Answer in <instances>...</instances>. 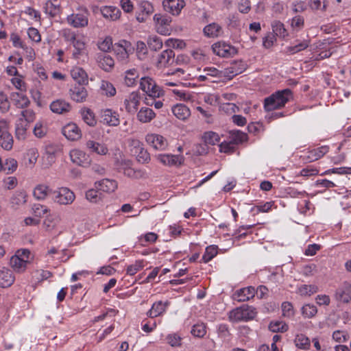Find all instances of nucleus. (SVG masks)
Listing matches in <instances>:
<instances>
[{"label":"nucleus","mask_w":351,"mask_h":351,"mask_svg":"<svg viewBox=\"0 0 351 351\" xmlns=\"http://www.w3.org/2000/svg\"><path fill=\"white\" fill-rule=\"evenodd\" d=\"M31 252L27 249H21L16 252L10 258V265L17 273H23L25 271L27 264L30 262Z\"/></svg>","instance_id":"2"},{"label":"nucleus","mask_w":351,"mask_h":351,"mask_svg":"<svg viewBox=\"0 0 351 351\" xmlns=\"http://www.w3.org/2000/svg\"><path fill=\"white\" fill-rule=\"evenodd\" d=\"M24 93L15 92L11 94L10 97L13 104L19 108H25L30 104V100Z\"/></svg>","instance_id":"31"},{"label":"nucleus","mask_w":351,"mask_h":351,"mask_svg":"<svg viewBox=\"0 0 351 351\" xmlns=\"http://www.w3.org/2000/svg\"><path fill=\"white\" fill-rule=\"evenodd\" d=\"M153 19L158 33L165 36L170 34V24L171 23L170 16L162 14H155Z\"/></svg>","instance_id":"8"},{"label":"nucleus","mask_w":351,"mask_h":351,"mask_svg":"<svg viewBox=\"0 0 351 351\" xmlns=\"http://www.w3.org/2000/svg\"><path fill=\"white\" fill-rule=\"evenodd\" d=\"M13 137L10 132L9 123L5 119H0V146L5 150L12 149Z\"/></svg>","instance_id":"7"},{"label":"nucleus","mask_w":351,"mask_h":351,"mask_svg":"<svg viewBox=\"0 0 351 351\" xmlns=\"http://www.w3.org/2000/svg\"><path fill=\"white\" fill-rule=\"evenodd\" d=\"M318 291V287L314 285H302L298 289V293L301 296H310Z\"/></svg>","instance_id":"48"},{"label":"nucleus","mask_w":351,"mask_h":351,"mask_svg":"<svg viewBox=\"0 0 351 351\" xmlns=\"http://www.w3.org/2000/svg\"><path fill=\"white\" fill-rule=\"evenodd\" d=\"M255 295V289L247 287L237 290L234 294V299L239 302H245L253 298Z\"/></svg>","instance_id":"30"},{"label":"nucleus","mask_w":351,"mask_h":351,"mask_svg":"<svg viewBox=\"0 0 351 351\" xmlns=\"http://www.w3.org/2000/svg\"><path fill=\"white\" fill-rule=\"evenodd\" d=\"M101 121L109 126H117L120 123L119 115L116 111L106 108L101 111Z\"/></svg>","instance_id":"15"},{"label":"nucleus","mask_w":351,"mask_h":351,"mask_svg":"<svg viewBox=\"0 0 351 351\" xmlns=\"http://www.w3.org/2000/svg\"><path fill=\"white\" fill-rule=\"evenodd\" d=\"M71 161L78 166H86L90 163L89 156L85 152L79 149H73L69 152Z\"/></svg>","instance_id":"16"},{"label":"nucleus","mask_w":351,"mask_h":351,"mask_svg":"<svg viewBox=\"0 0 351 351\" xmlns=\"http://www.w3.org/2000/svg\"><path fill=\"white\" fill-rule=\"evenodd\" d=\"M95 188L108 194L114 193L118 188V182L114 179L104 178L95 182Z\"/></svg>","instance_id":"14"},{"label":"nucleus","mask_w":351,"mask_h":351,"mask_svg":"<svg viewBox=\"0 0 351 351\" xmlns=\"http://www.w3.org/2000/svg\"><path fill=\"white\" fill-rule=\"evenodd\" d=\"M335 298L337 300L348 303L351 301V282H344L336 291Z\"/></svg>","instance_id":"18"},{"label":"nucleus","mask_w":351,"mask_h":351,"mask_svg":"<svg viewBox=\"0 0 351 351\" xmlns=\"http://www.w3.org/2000/svg\"><path fill=\"white\" fill-rule=\"evenodd\" d=\"M217 254V247L216 245L208 246L202 257L204 263H206L211 261Z\"/></svg>","instance_id":"54"},{"label":"nucleus","mask_w":351,"mask_h":351,"mask_svg":"<svg viewBox=\"0 0 351 351\" xmlns=\"http://www.w3.org/2000/svg\"><path fill=\"white\" fill-rule=\"evenodd\" d=\"M136 53L138 60H144L147 56L148 50L145 43L143 41H138L136 45Z\"/></svg>","instance_id":"55"},{"label":"nucleus","mask_w":351,"mask_h":351,"mask_svg":"<svg viewBox=\"0 0 351 351\" xmlns=\"http://www.w3.org/2000/svg\"><path fill=\"white\" fill-rule=\"evenodd\" d=\"M136 117L141 123H147L156 117V113L148 107H142L137 112Z\"/></svg>","instance_id":"36"},{"label":"nucleus","mask_w":351,"mask_h":351,"mask_svg":"<svg viewBox=\"0 0 351 351\" xmlns=\"http://www.w3.org/2000/svg\"><path fill=\"white\" fill-rule=\"evenodd\" d=\"M71 75L72 78L79 84H85L88 82V75L81 67H73L71 70Z\"/></svg>","instance_id":"41"},{"label":"nucleus","mask_w":351,"mask_h":351,"mask_svg":"<svg viewBox=\"0 0 351 351\" xmlns=\"http://www.w3.org/2000/svg\"><path fill=\"white\" fill-rule=\"evenodd\" d=\"M212 49L215 54L223 58H229L237 53V49L233 46L222 41L214 43Z\"/></svg>","instance_id":"10"},{"label":"nucleus","mask_w":351,"mask_h":351,"mask_svg":"<svg viewBox=\"0 0 351 351\" xmlns=\"http://www.w3.org/2000/svg\"><path fill=\"white\" fill-rule=\"evenodd\" d=\"M273 206V202H267L265 203H259L254 206L251 208V213L253 215L258 214L259 213H267L269 212Z\"/></svg>","instance_id":"50"},{"label":"nucleus","mask_w":351,"mask_h":351,"mask_svg":"<svg viewBox=\"0 0 351 351\" xmlns=\"http://www.w3.org/2000/svg\"><path fill=\"white\" fill-rule=\"evenodd\" d=\"M50 110L56 114H64L71 110V104L66 101L59 99L52 101L50 104Z\"/></svg>","instance_id":"28"},{"label":"nucleus","mask_w":351,"mask_h":351,"mask_svg":"<svg viewBox=\"0 0 351 351\" xmlns=\"http://www.w3.org/2000/svg\"><path fill=\"white\" fill-rule=\"evenodd\" d=\"M191 334L197 337L202 338L206 333V328L204 324H196L193 325L191 331Z\"/></svg>","instance_id":"64"},{"label":"nucleus","mask_w":351,"mask_h":351,"mask_svg":"<svg viewBox=\"0 0 351 351\" xmlns=\"http://www.w3.org/2000/svg\"><path fill=\"white\" fill-rule=\"evenodd\" d=\"M114 50L117 58L121 61L126 60L130 54L134 51V47L131 43L125 40H122L118 43H115Z\"/></svg>","instance_id":"9"},{"label":"nucleus","mask_w":351,"mask_h":351,"mask_svg":"<svg viewBox=\"0 0 351 351\" xmlns=\"http://www.w3.org/2000/svg\"><path fill=\"white\" fill-rule=\"evenodd\" d=\"M145 267L143 260H137L134 263L128 265L126 269L127 274L133 276Z\"/></svg>","instance_id":"56"},{"label":"nucleus","mask_w":351,"mask_h":351,"mask_svg":"<svg viewBox=\"0 0 351 351\" xmlns=\"http://www.w3.org/2000/svg\"><path fill=\"white\" fill-rule=\"evenodd\" d=\"M18 167L17 161L12 158H7L4 164H3L2 171H5L7 173L14 172Z\"/></svg>","instance_id":"63"},{"label":"nucleus","mask_w":351,"mask_h":351,"mask_svg":"<svg viewBox=\"0 0 351 351\" xmlns=\"http://www.w3.org/2000/svg\"><path fill=\"white\" fill-rule=\"evenodd\" d=\"M234 145H238L245 141L247 139V135L245 133L242 132L239 130L232 131L229 137Z\"/></svg>","instance_id":"60"},{"label":"nucleus","mask_w":351,"mask_h":351,"mask_svg":"<svg viewBox=\"0 0 351 351\" xmlns=\"http://www.w3.org/2000/svg\"><path fill=\"white\" fill-rule=\"evenodd\" d=\"M88 16L87 8H80L77 13L68 15L66 20L67 23L74 28H84L88 25Z\"/></svg>","instance_id":"6"},{"label":"nucleus","mask_w":351,"mask_h":351,"mask_svg":"<svg viewBox=\"0 0 351 351\" xmlns=\"http://www.w3.org/2000/svg\"><path fill=\"white\" fill-rule=\"evenodd\" d=\"M139 88L150 98L156 99L164 95L162 89L149 77L141 78Z\"/></svg>","instance_id":"3"},{"label":"nucleus","mask_w":351,"mask_h":351,"mask_svg":"<svg viewBox=\"0 0 351 351\" xmlns=\"http://www.w3.org/2000/svg\"><path fill=\"white\" fill-rule=\"evenodd\" d=\"M73 58L75 60H80L82 58L87 56L88 50L84 38L81 41L75 42V45H73Z\"/></svg>","instance_id":"35"},{"label":"nucleus","mask_w":351,"mask_h":351,"mask_svg":"<svg viewBox=\"0 0 351 351\" xmlns=\"http://www.w3.org/2000/svg\"><path fill=\"white\" fill-rule=\"evenodd\" d=\"M100 12L104 18L110 21H116L121 16L119 9L114 6H102Z\"/></svg>","instance_id":"33"},{"label":"nucleus","mask_w":351,"mask_h":351,"mask_svg":"<svg viewBox=\"0 0 351 351\" xmlns=\"http://www.w3.org/2000/svg\"><path fill=\"white\" fill-rule=\"evenodd\" d=\"M15 280L13 272L8 268L0 269V287L6 288L10 287Z\"/></svg>","instance_id":"29"},{"label":"nucleus","mask_w":351,"mask_h":351,"mask_svg":"<svg viewBox=\"0 0 351 351\" xmlns=\"http://www.w3.org/2000/svg\"><path fill=\"white\" fill-rule=\"evenodd\" d=\"M298 209L300 213L306 215L313 210V206L309 200L303 199L298 202Z\"/></svg>","instance_id":"61"},{"label":"nucleus","mask_w":351,"mask_h":351,"mask_svg":"<svg viewBox=\"0 0 351 351\" xmlns=\"http://www.w3.org/2000/svg\"><path fill=\"white\" fill-rule=\"evenodd\" d=\"M173 95L176 97V99L180 101H189L192 100L191 94L184 89L175 88L172 90Z\"/></svg>","instance_id":"58"},{"label":"nucleus","mask_w":351,"mask_h":351,"mask_svg":"<svg viewBox=\"0 0 351 351\" xmlns=\"http://www.w3.org/2000/svg\"><path fill=\"white\" fill-rule=\"evenodd\" d=\"M328 151L329 147L324 145L305 152L303 157L307 162H311L323 157Z\"/></svg>","instance_id":"24"},{"label":"nucleus","mask_w":351,"mask_h":351,"mask_svg":"<svg viewBox=\"0 0 351 351\" xmlns=\"http://www.w3.org/2000/svg\"><path fill=\"white\" fill-rule=\"evenodd\" d=\"M202 140L206 145H215L219 144L221 138L217 132L208 131L202 134Z\"/></svg>","instance_id":"43"},{"label":"nucleus","mask_w":351,"mask_h":351,"mask_svg":"<svg viewBox=\"0 0 351 351\" xmlns=\"http://www.w3.org/2000/svg\"><path fill=\"white\" fill-rule=\"evenodd\" d=\"M86 146L90 152L99 155H106L108 152V149L104 144L92 140L88 141Z\"/></svg>","instance_id":"42"},{"label":"nucleus","mask_w":351,"mask_h":351,"mask_svg":"<svg viewBox=\"0 0 351 351\" xmlns=\"http://www.w3.org/2000/svg\"><path fill=\"white\" fill-rule=\"evenodd\" d=\"M203 32L208 38H217L222 34L223 30L218 23H211L204 27Z\"/></svg>","instance_id":"38"},{"label":"nucleus","mask_w":351,"mask_h":351,"mask_svg":"<svg viewBox=\"0 0 351 351\" xmlns=\"http://www.w3.org/2000/svg\"><path fill=\"white\" fill-rule=\"evenodd\" d=\"M256 312L254 308L243 306L236 308L229 313V319L233 322H247L255 317Z\"/></svg>","instance_id":"5"},{"label":"nucleus","mask_w":351,"mask_h":351,"mask_svg":"<svg viewBox=\"0 0 351 351\" xmlns=\"http://www.w3.org/2000/svg\"><path fill=\"white\" fill-rule=\"evenodd\" d=\"M271 28L275 36L285 38L288 35L284 24L279 21H274L271 23Z\"/></svg>","instance_id":"46"},{"label":"nucleus","mask_w":351,"mask_h":351,"mask_svg":"<svg viewBox=\"0 0 351 351\" xmlns=\"http://www.w3.org/2000/svg\"><path fill=\"white\" fill-rule=\"evenodd\" d=\"M158 160L163 165L172 167L181 165L184 160L182 155L174 154H158L157 156Z\"/></svg>","instance_id":"17"},{"label":"nucleus","mask_w":351,"mask_h":351,"mask_svg":"<svg viewBox=\"0 0 351 351\" xmlns=\"http://www.w3.org/2000/svg\"><path fill=\"white\" fill-rule=\"evenodd\" d=\"M27 199V193L24 190L16 191L10 199L12 208L17 209L26 204Z\"/></svg>","instance_id":"27"},{"label":"nucleus","mask_w":351,"mask_h":351,"mask_svg":"<svg viewBox=\"0 0 351 351\" xmlns=\"http://www.w3.org/2000/svg\"><path fill=\"white\" fill-rule=\"evenodd\" d=\"M97 47L99 50L108 52L112 48V39L110 36H106L104 39L99 40Z\"/></svg>","instance_id":"62"},{"label":"nucleus","mask_w":351,"mask_h":351,"mask_svg":"<svg viewBox=\"0 0 351 351\" xmlns=\"http://www.w3.org/2000/svg\"><path fill=\"white\" fill-rule=\"evenodd\" d=\"M175 53L171 49L163 51L158 57L157 66L158 68L166 67L173 62Z\"/></svg>","instance_id":"32"},{"label":"nucleus","mask_w":351,"mask_h":351,"mask_svg":"<svg viewBox=\"0 0 351 351\" xmlns=\"http://www.w3.org/2000/svg\"><path fill=\"white\" fill-rule=\"evenodd\" d=\"M10 82L11 84L15 87V88L20 90V92L27 91V84L24 81L23 76L22 75L13 77L10 80Z\"/></svg>","instance_id":"49"},{"label":"nucleus","mask_w":351,"mask_h":351,"mask_svg":"<svg viewBox=\"0 0 351 351\" xmlns=\"http://www.w3.org/2000/svg\"><path fill=\"white\" fill-rule=\"evenodd\" d=\"M295 346L300 349L306 350L310 346V340L303 334L297 335L295 338Z\"/></svg>","instance_id":"51"},{"label":"nucleus","mask_w":351,"mask_h":351,"mask_svg":"<svg viewBox=\"0 0 351 351\" xmlns=\"http://www.w3.org/2000/svg\"><path fill=\"white\" fill-rule=\"evenodd\" d=\"M169 304L170 302L168 300L165 302L162 300L155 302L151 308L147 312V315L151 318L160 316L165 313Z\"/></svg>","instance_id":"23"},{"label":"nucleus","mask_w":351,"mask_h":351,"mask_svg":"<svg viewBox=\"0 0 351 351\" xmlns=\"http://www.w3.org/2000/svg\"><path fill=\"white\" fill-rule=\"evenodd\" d=\"M145 141L148 145L156 150H165L168 145L167 139L158 134H147L145 136Z\"/></svg>","instance_id":"13"},{"label":"nucleus","mask_w":351,"mask_h":351,"mask_svg":"<svg viewBox=\"0 0 351 351\" xmlns=\"http://www.w3.org/2000/svg\"><path fill=\"white\" fill-rule=\"evenodd\" d=\"M288 328V325L282 321L271 322L269 325V330L273 332H286Z\"/></svg>","instance_id":"52"},{"label":"nucleus","mask_w":351,"mask_h":351,"mask_svg":"<svg viewBox=\"0 0 351 351\" xmlns=\"http://www.w3.org/2000/svg\"><path fill=\"white\" fill-rule=\"evenodd\" d=\"M75 199V193L68 187H58L52 192V201L60 206L70 205Z\"/></svg>","instance_id":"4"},{"label":"nucleus","mask_w":351,"mask_h":351,"mask_svg":"<svg viewBox=\"0 0 351 351\" xmlns=\"http://www.w3.org/2000/svg\"><path fill=\"white\" fill-rule=\"evenodd\" d=\"M80 114L84 121L89 126H95L97 120L94 112L88 108H84L80 110Z\"/></svg>","instance_id":"44"},{"label":"nucleus","mask_w":351,"mask_h":351,"mask_svg":"<svg viewBox=\"0 0 351 351\" xmlns=\"http://www.w3.org/2000/svg\"><path fill=\"white\" fill-rule=\"evenodd\" d=\"M53 190L46 184H38L33 189V197L38 201L45 200L49 195H52Z\"/></svg>","instance_id":"25"},{"label":"nucleus","mask_w":351,"mask_h":351,"mask_svg":"<svg viewBox=\"0 0 351 351\" xmlns=\"http://www.w3.org/2000/svg\"><path fill=\"white\" fill-rule=\"evenodd\" d=\"M99 88L101 95L106 97H113L117 93V90L114 85L106 80H102L101 82Z\"/></svg>","instance_id":"45"},{"label":"nucleus","mask_w":351,"mask_h":351,"mask_svg":"<svg viewBox=\"0 0 351 351\" xmlns=\"http://www.w3.org/2000/svg\"><path fill=\"white\" fill-rule=\"evenodd\" d=\"M114 64V60L109 55H103L99 58V65L104 71H110Z\"/></svg>","instance_id":"47"},{"label":"nucleus","mask_w":351,"mask_h":351,"mask_svg":"<svg viewBox=\"0 0 351 351\" xmlns=\"http://www.w3.org/2000/svg\"><path fill=\"white\" fill-rule=\"evenodd\" d=\"M61 217L57 213H52L48 215L43 221V228L45 231L51 232L56 231L58 228V225L61 222Z\"/></svg>","instance_id":"21"},{"label":"nucleus","mask_w":351,"mask_h":351,"mask_svg":"<svg viewBox=\"0 0 351 351\" xmlns=\"http://www.w3.org/2000/svg\"><path fill=\"white\" fill-rule=\"evenodd\" d=\"M63 135L69 141H77L82 137L79 127L74 123H70L62 128Z\"/></svg>","instance_id":"19"},{"label":"nucleus","mask_w":351,"mask_h":351,"mask_svg":"<svg viewBox=\"0 0 351 351\" xmlns=\"http://www.w3.org/2000/svg\"><path fill=\"white\" fill-rule=\"evenodd\" d=\"M97 189H91L86 192V198L92 203H97L102 199L101 194Z\"/></svg>","instance_id":"57"},{"label":"nucleus","mask_w":351,"mask_h":351,"mask_svg":"<svg viewBox=\"0 0 351 351\" xmlns=\"http://www.w3.org/2000/svg\"><path fill=\"white\" fill-rule=\"evenodd\" d=\"M44 12L51 17L57 16L60 11V5L58 0H48L44 5Z\"/></svg>","instance_id":"39"},{"label":"nucleus","mask_w":351,"mask_h":351,"mask_svg":"<svg viewBox=\"0 0 351 351\" xmlns=\"http://www.w3.org/2000/svg\"><path fill=\"white\" fill-rule=\"evenodd\" d=\"M162 5L172 15H178L185 6V2L184 0H164Z\"/></svg>","instance_id":"20"},{"label":"nucleus","mask_w":351,"mask_h":351,"mask_svg":"<svg viewBox=\"0 0 351 351\" xmlns=\"http://www.w3.org/2000/svg\"><path fill=\"white\" fill-rule=\"evenodd\" d=\"M245 69V66L242 62H234L223 69V77L231 80L234 76L243 73Z\"/></svg>","instance_id":"22"},{"label":"nucleus","mask_w":351,"mask_h":351,"mask_svg":"<svg viewBox=\"0 0 351 351\" xmlns=\"http://www.w3.org/2000/svg\"><path fill=\"white\" fill-rule=\"evenodd\" d=\"M69 95L72 100L82 103L86 101L88 93L85 87L78 85L74 86L69 90Z\"/></svg>","instance_id":"26"},{"label":"nucleus","mask_w":351,"mask_h":351,"mask_svg":"<svg viewBox=\"0 0 351 351\" xmlns=\"http://www.w3.org/2000/svg\"><path fill=\"white\" fill-rule=\"evenodd\" d=\"M147 44L152 50L157 51L162 47V40L157 36H151L148 38Z\"/></svg>","instance_id":"59"},{"label":"nucleus","mask_w":351,"mask_h":351,"mask_svg":"<svg viewBox=\"0 0 351 351\" xmlns=\"http://www.w3.org/2000/svg\"><path fill=\"white\" fill-rule=\"evenodd\" d=\"M141 94L138 91H132L124 99V106L125 110L130 114H134L137 112L141 103Z\"/></svg>","instance_id":"11"},{"label":"nucleus","mask_w":351,"mask_h":351,"mask_svg":"<svg viewBox=\"0 0 351 351\" xmlns=\"http://www.w3.org/2000/svg\"><path fill=\"white\" fill-rule=\"evenodd\" d=\"M139 73L137 69H131L124 73V84L128 87H133L137 84Z\"/></svg>","instance_id":"40"},{"label":"nucleus","mask_w":351,"mask_h":351,"mask_svg":"<svg viewBox=\"0 0 351 351\" xmlns=\"http://www.w3.org/2000/svg\"><path fill=\"white\" fill-rule=\"evenodd\" d=\"M138 11L136 12V19L139 23L145 22L147 18L154 12L153 5L148 1H141L138 4Z\"/></svg>","instance_id":"12"},{"label":"nucleus","mask_w":351,"mask_h":351,"mask_svg":"<svg viewBox=\"0 0 351 351\" xmlns=\"http://www.w3.org/2000/svg\"><path fill=\"white\" fill-rule=\"evenodd\" d=\"M60 35L66 42L71 43L72 45H75V42L81 41L84 39V36H80L76 32L69 28H64L60 31Z\"/></svg>","instance_id":"34"},{"label":"nucleus","mask_w":351,"mask_h":351,"mask_svg":"<svg viewBox=\"0 0 351 351\" xmlns=\"http://www.w3.org/2000/svg\"><path fill=\"white\" fill-rule=\"evenodd\" d=\"M293 97L290 89L276 91L269 97L265 99L264 108L266 111H273L276 109L281 108Z\"/></svg>","instance_id":"1"},{"label":"nucleus","mask_w":351,"mask_h":351,"mask_svg":"<svg viewBox=\"0 0 351 351\" xmlns=\"http://www.w3.org/2000/svg\"><path fill=\"white\" fill-rule=\"evenodd\" d=\"M204 73H206L205 75H199V79H202V80H204L206 79L207 76H212V77H216L218 78H222L223 77V70L219 71L215 67H206L204 69Z\"/></svg>","instance_id":"53"},{"label":"nucleus","mask_w":351,"mask_h":351,"mask_svg":"<svg viewBox=\"0 0 351 351\" xmlns=\"http://www.w3.org/2000/svg\"><path fill=\"white\" fill-rule=\"evenodd\" d=\"M171 111L176 118L182 121L187 119L191 115L189 108L181 104L174 105L171 108Z\"/></svg>","instance_id":"37"}]
</instances>
